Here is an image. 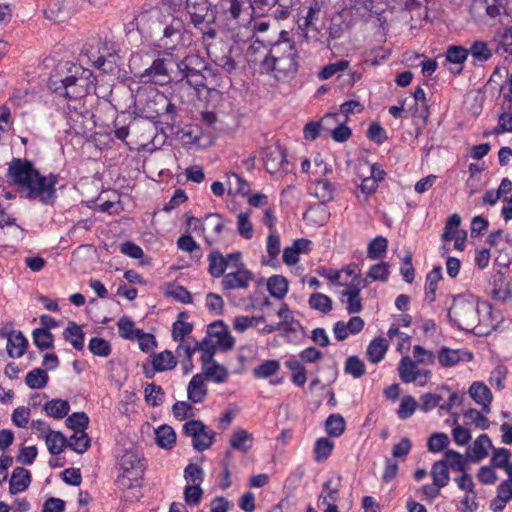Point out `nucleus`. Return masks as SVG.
<instances>
[{
  "label": "nucleus",
  "mask_w": 512,
  "mask_h": 512,
  "mask_svg": "<svg viewBox=\"0 0 512 512\" xmlns=\"http://www.w3.org/2000/svg\"><path fill=\"white\" fill-rule=\"evenodd\" d=\"M96 77L90 69L66 61L56 65L48 79V87L68 101L94 98Z\"/></svg>",
  "instance_id": "1"
},
{
  "label": "nucleus",
  "mask_w": 512,
  "mask_h": 512,
  "mask_svg": "<svg viewBox=\"0 0 512 512\" xmlns=\"http://www.w3.org/2000/svg\"><path fill=\"white\" fill-rule=\"evenodd\" d=\"M492 306L487 301L475 303L463 296L454 297L452 306L448 310L450 320L465 331H472L476 335H486L489 326Z\"/></svg>",
  "instance_id": "2"
},
{
  "label": "nucleus",
  "mask_w": 512,
  "mask_h": 512,
  "mask_svg": "<svg viewBox=\"0 0 512 512\" xmlns=\"http://www.w3.org/2000/svg\"><path fill=\"white\" fill-rule=\"evenodd\" d=\"M175 81H185L197 91L203 88L212 91L220 86L222 78L203 57L192 53L181 60L176 59Z\"/></svg>",
  "instance_id": "3"
},
{
  "label": "nucleus",
  "mask_w": 512,
  "mask_h": 512,
  "mask_svg": "<svg viewBox=\"0 0 512 512\" xmlns=\"http://www.w3.org/2000/svg\"><path fill=\"white\" fill-rule=\"evenodd\" d=\"M269 73L277 79L293 78L299 68V52L289 33L282 30L278 39L270 43Z\"/></svg>",
  "instance_id": "4"
},
{
  "label": "nucleus",
  "mask_w": 512,
  "mask_h": 512,
  "mask_svg": "<svg viewBox=\"0 0 512 512\" xmlns=\"http://www.w3.org/2000/svg\"><path fill=\"white\" fill-rule=\"evenodd\" d=\"M96 102L95 97L67 102L64 109L65 119L69 126L67 132L85 137L95 129L96 122L93 110Z\"/></svg>",
  "instance_id": "5"
},
{
  "label": "nucleus",
  "mask_w": 512,
  "mask_h": 512,
  "mask_svg": "<svg viewBox=\"0 0 512 512\" xmlns=\"http://www.w3.org/2000/svg\"><path fill=\"white\" fill-rule=\"evenodd\" d=\"M174 68H176L175 56L164 52L153 59L148 67L135 71V75L144 83L163 86L175 80Z\"/></svg>",
  "instance_id": "6"
},
{
  "label": "nucleus",
  "mask_w": 512,
  "mask_h": 512,
  "mask_svg": "<svg viewBox=\"0 0 512 512\" xmlns=\"http://www.w3.org/2000/svg\"><path fill=\"white\" fill-rule=\"evenodd\" d=\"M234 44L224 41L207 44V54L209 58L227 73H231L237 68L238 58L242 53V48L239 46L240 42H245V39L240 36V33L233 34Z\"/></svg>",
  "instance_id": "7"
},
{
  "label": "nucleus",
  "mask_w": 512,
  "mask_h": 512,
  "mask_svg": "<svg viewBox=\"0 0 512 512\" xmlns=\"http://www.w3.org/2000/svg\"><path fill=\"white\" fill-rule=\"evenodd\" d=\"M7 182L17 188L25 197L32 199V162L21 158H12L9 163Z\"/></svg>",
  "instance_id": "8"
},
{
  "label": "nucleus",
  "mask_w": 512,
  "mask_h": 512,
  "mask_svg": "<svg viewBox=\"0 0 512 512\" xmlns=\"http://www.w3.org/2000/svg\"><path fill=\"white\" fill-rule=\"evenodd\" d=\"M58 181V174L44 175L34 168V200L44 205H54L57 199L56 185Z\"/></svg>",
  "instance_id": "9"
},
{
  "label": "nucleus",
  "mask_w": 512,
  "mask_h": 512,
  "mask_svg": "<svg viewBox=\"0 0 512 512\" xmlns=\"http://www.w3.org/2000/svg\"><path fill=\"white\" fill-rule=\"evenodd\" d=\"M321 8L322 6L317 0H311L309 5H303L300 9L298 27L307 40L318 38L317 24L320 20Z\"/></svg>",
  "instance_id": "10"
},
{
  "label": "nucleus",
  "mask_w": 512,
  "mask_h": 512,
  "mask_svg": "<svg viewBox=\"0 0 512 512\" xmlns=\"http://www.w3.org/2000/svg\"><path fill=\"white\" fill-rule=\"evenodd\" d=\"M186 10L195 28H205L216 21V10L208 0H186Z\"/></svg>",
  "instance_id": "11"
},
{
  "label": "nucleus",
  "mask_w": 512,
  "mask_h": 512,
  "mask_svg": "<svg viewBox=\"0 0 512 512\" xmlns=\"http://www.w3.org/2000/svg\"><path fill=\"white\" fill-rule=\"evenodd\" d=\"M232 265L234 270L226 273L221 281L223 290L247 289L254 278L253 273L241 259Z\"/></svg>",
  "instance_id": "12"
},
{
  "label": "nucleus",
  "mask_w": 512,
  "mask_h": 512,
  "mask_svg": "<svg viewBox=\"0 0 512 512\" xmlns=\"http://www.w3.org/2000/svg\"><path fill=\"white\" fill-rule=\"evenodd\" d=\"M263 156L265 167L270 174H275L279 171L284 173L291 171V164L287 160L286 149L280 145L266 147L263 150Z\"/></svg>",
  "instance_id": "13"
},
{
  "label": "nucleus",
  "mask_w": 512,
  "mask_h": 512,
  "mask_svg": "<svg viewBox=\"0 0 512 512\" xmlns=\"http://www.w3.org/2000/svg\"><path fill=\"white\" fill-rule=\"evenodd\" d=\"M245 60L254 67L258 66L261 72L269 73L270 43L265 44L264 41L254 40L246 49Z\"/></svg>",
  "instance_id": "14"
},
{
  "label": "nucleus",
  "mask_w": 512,
  "mask_h": 512,
  "mask_svg": "<svg viewBox=\"0 0 512 512\" xmlns=\"http://www.w3.org/2000/svg\"><path fill=\"white\" fill-rule=\"evenodd\" d=\"M242 258V253L239 251L232 252L223 256L219 250H213L208 255V272L214 278L223 277L226 269H231L232 264L236 263Z\"/></svg>",
  "instance_id": "15"
},
{
  "label": "nucleus",
  "mask_w": 512,
  "mask_h": 512,
  "mask_svg": "<svg viewBox=\"0 0 512 512\" xmlns=\"http://www.w3.org/2000/svg\"><path fill=\"white\" fill-rule=\"evenodd\" d=\"M250 7V0H219L215 5V10L216 15L222 16L226 22L237 24L240 15Z\"/></svg>",
  "instance_id": "16"
},
{
  "label": "nucleus",
  "mask_w": 512,
  "mask_h": 512,
  "mask_svg": "<svg viewBox=\"0 0 512 512\" xmlns=\"http://www.w3.org/2000/svg\"><path fill=\"white\" fill-rule=\"evenodd\" d=\"M120 469L124 473H129L134 479H142L145 466L143 456L137 450H127L120 458Z\"/></svg>",
  "instance_id": "17"
},
{
  "label": "nucleus",
  "mask_w": 512,
  "mask_h": 512,
  "mask_svg": "<svg viewBox=\"0 0 512 512\" xmlns=\"http://www.w3.org/2000/svg\"><path fill=\"white\" fill-rule=\"evenodd\" d=\"M0 338L7 339V353L12 358L21 357L26 348L28 341L21 332L9 331L6 327L0 329Z\"/></svg>",
  "instance_id": "18"
},
{
  "label": "nucleus",
  "mask_w": 512,
  "mask_h": 512,
  "mask_svg": "<svg viewBox=\"0 0 512 512\" xmlns=\"http://www.w3.org/2000/svg\"><path fill=\"white\" fill-rule=\"evenodd\" d=\"M473 359L472 352L466 349H450L442 347L438 352V361L443 367H452L460 362H469Z\"/></svg>",
  "instance_id": "19"
},
{
  "label": "nucleus",
  "mask_w": 512,
  "mask_h": 512,
  "mask_svg": "<svg viewBox=\"0 0 512 512\" xmlns=\"http://www.w3.org/2000/svg\"><path fill=\"white\" fill-rule=\"evenodd\" d=\"M164 18L166 19V16ZM167 18L170 21L163 28V41L167 48H172L181 40L184 24L181 19L172 15H168Z\"/></svg>",
  "instance_id": "20"
},
{
  "label": "nucleus",
  "mask_w": 512,
  "mask_h": 512,
  "mask_svg": "<svg viewBox=\"0 0 512 512\" xmlns=\"http://www.w3.org/2000/svg\"><path fill=\"white\" fill-rule=\"evenodd\" d=\"M204 374L198 373L192 377L187 387V397L193 403H202L208 394V388L205 385Z\"/></svg>",
  "instance_id": "21"
},
{
  "label": "nucleus",
  "mask_w": 512,
  "mask_h": 512,
  "mask_svg": "<svg viewBox=\"0 0 512 512\" xmlns=\"http://www.w3.org/2000/svg\"><path fill=\"white\" fill-rule=\"evenodd\" d=\"M206 426L200 420H190L183 425V433L192 438V446L195 450L202 452L207 450V443H200L198 438Z\"/></svg>",
  "instance_id": "22"
},
{
  "label": "nucleus",
  "mask_w": 512,
  "mask_h": 512,
  "mask_svg": "<svg viewBox=\"0 0 512 512\" xmlns=\"http://www.w3.org/2000/svg\"><path fill=\"white\" fill-rule=\"evenodd\" d=\"M254 437L244 429H236L230 437V446L237 451L247 453L253 446Z\"/></svg>",
  "instance_id": "23"
},
{
  "label": "nucleus",
  "mask_w": 512,
  "mask_h": 512,
  "mask_svg": "<svg viewBox=\"0 0 512 512\" xmlns=\"http://www.w3.org/2000/svg\"><path fill=\"white\" fill-rule=\"evenodd\" d=\"M492 299L502 303L507 302L512 298L509 283L506 281L502 273H498L493 280V288L489 292Z\"/></svg>",
  "instance_id": "24"
},
{
  "label": "nucleus",
  "mask_w": 512,
  "mask_h": 512,
  "mask_svg": "<svg viewBox=\"0 0 512 512\" xmlns=\"http://www.w3.org/2000/svg\"><path fill=\"white\" fill-rule=\"evenodd\" d=\"M416 363L409 356H404L400 360L398 372L402 382L411 383L420 377L421 371L417 368Z\"/></svg>",
  "instance_id": "25"
},
{
  "label": "nucleus",
  "mask_w": 512,
  "mask_h": 512,
  "mask_svg": "<svg viewBox=\"0 0 512 512\" xmlns=\"http://www.w3.org/2000/svg\"><path fill=\"white\" fill-rule=\"evenodd\" d=\"M206 228L212 233L211 236H206L205 241L211 246L221 235L224 229V219L218 213H210L205 217Z\"/></svg>",
  "instance_id": "26"
},
{
  "label": "nucleus",
  "mask_w": 512,
  "mask_h": 512,
  "mask_svg": "<svg viewBox=\"0 0 512 512\" xmlns=\"http://www.w3.org/2000/svg\"><path fill=\"white\" fill-rule=\"evenodd\" d=\"M30 483V473L27 469L17 467L14 469L10 482L9 491L11 494H17L24 491Z\"/></svg>",
  "instance_id": "27"
},
{
  "label": "nucleus",
  "mask_w": 512,
  "mask_h": 512,
  "mask_svg": "<svg viewBox=\"0 0 512 512\" xmlns=\"http://www.w3.org/2000/svg\"><path fill=\"white\" fill-rule=\"evenodd\" d=\"M64 339L69 342L76 350L82 351L84 349L85 334L77 323L69 322L68 326L63 332Z\"/></svg>",
  "instance_id": "28"
},
{
  "label": "nucleus",
  "mask_w": 512,
  "mask_h": 512,
  "mask_svg": "<svg viewBox=\"0 0 512 512\" xmlns=\"http://www.w3.org/2000/svg\"><path fill=\"white\" fill-rule=\"evenodd\" d=\"M485 445L492 446V442L487 434H481L468 449L471 462L477 463L488 455Z\"/></svg>",
  "instance_id": "29"
},
{
  "label": "nucleus",
  "mask_w": 512,
  "mask_h": 512,
  "mask_svg": "<svg viewBox=\"0 0 512 512\" xmlns=\"http://www.w3.org/2000/svg\"><path fill=\"white\" fill-rule=\"evenodd\" d=\"M469 56L468 48L460 45H450L445 52V58L448 63L459 65L456 74H460L463 70V64Z\"/></svg>",
  "instance_id": "30"
},
{
  "label": "nucleus",
  "mask_w": 512,
  "mask_h": 512,
  "mask_svg": "<svg viewBox=\"0 0 512 512\" xmlns=\"http://www.w3.org/2000/svg\"><path fill=\"white\" fill-rule=\"evenodd\" d=\"M388 350V343L382 337L374 338L367 347V358L371 363L377 364L383 360Z\"/></svg>",
  "instance_id": "31"
},
{
  "label": "nucleus",
  "mask_w": 512,
  "mask_h": 512,
  "mask_svg": "<svg viewBox=\"0 0 512 512\" xmlns=\"http://www.w3.org/2000/svg\"><path fill=\"white\" fill-rule=\"evenodd\" d=\"M280 247H281V244H280L279 235L275 231L271 232L267 237V243H266V249H267L269 259H266L265 257H263L262 264L268 265L271 267H275L276 262H277V257L280 253Z\"/></svg>",
  "instance_id": "32"
},
{
  "label": "nucleus",
  "mask_w": 512,
  "mask_h": 512,
  "mask_svg": "<svg viewBox=\"0 0 512 512\" xmlns=\"http://www.w3.org/2000/svg\"><path fill=\"white\" fill-rule=\"evenodd\" d=\"M285 366L292 372L291 381L297 387H303L307 381V371L304 364L296 359L291 358L285 362Z\"/></svg>",
  "instance_id": "33"
},
{
  "label": "nucleus",
  "mask_w": 512,
  "mask_h": 512,
  "mask_svg": "<svg viewBox=\"0 0 512 512\" xmlns=\"http://www.w3.org/2000/svg\"><path fill=\"white\" fill-rule=\"evenodd\" d=\"M227 184L229 194H240L248 196L250 193L249 183L235 172L227 174Z\"/></svg>",
  "instance_id": "34"
},
{
  "label": "nucleus",
  "mask_w": 512,
  "mask_h": 512,
  "mask_svg": "<svg viewBox=\"0 0 512 512\" xmlns=\"http://www.w3.org/2000/svg\"><path fill=\"white\" fill-rule=\"evenodd\" d=\"M44 437L48 450L53 455L60 454L65 447H68V439L60 432L48 429V432Z\"/></svg>",
  "instance_id": "35"
},
{
  "label": "nucleus",
  "mask_w": 512,
  "mask_h": 512,
  "mask_svg": "<svg viewBox=\"0 0 512 512\" xmlns=\"http://www.w3.org/2000/svg\"><path fill=\"white\" fill-rule=\"evenodd\" d=\"M431 475L435 486L438 488L445 487L450 480L447 461L440 460L435 462L431 469Z\"/></svg>",
  "instance_id": "36"
},
{
  "label": "nucleus",
  "mask_w": 512,
  "mask_h": 512,
  "mask_svg": "<svg viewBox=\"0 0 512 512\" xmlns=\"http://www.w3.org/2000/svg\"><path fill=\"white\" fill-rule=\"evenodd\" d=\"M155 440L158 446L171 449L176 442V433L169 425H162L155 430Z\"/></svg>",
  "instance_id": "37"
},
{
  "label": "nucleus",
  "mask_w": 512,
  "mask_h": 512,
  "mask_svg": "<svg viewBox=\"0 0 512 512\" xmlns=\"http://www.w3.org/2000/svg\"><path fill=\"white\" fill-rule=\"evenodd\" d=\"M177 365V360L173 353L169 350H164L159 354H154L152 366L156 370L164 372L173 370Z\"/></svg>",
  "instance_id": "38"
},
{
  "label": "nucleus",
  "mask_w": 512,
  "mask_h": 512,
  "mask_svg": "<svg viewBox=\"0 0 512 512\" xmlns=\"http://www.w3.org/2000/svg\"><path fill=\"white\" fill-rule=\"evenodd\" d=\"M267 289L271 296L282 299L288 292V281L282 275H273L267 281Z\"/></svg>",
  "instance_id": "39"
},
{
  "label": "nucleus",
  "mask_w": 512,
  "mask_h": 512,
  "mask_svg": "<svg viewBox=\"0 0 512 512\" xmlns=\"http://www.w3.org/2000/svg\"><path fill=\"white\" fill-rule=\"evenodd\" d=\"M177 247L184 252L190 253L197 261L203 256L200 245L189 234L182 235L177 239Z\"/></svg>",
  "instance_id": "40"
},
{
  "label": "nucleus",
  "mask_w": 512,
  "mask_h": 512,
  "mask_svg": "<svg viewBox=\"0 0 512 512\" xmlns=\"http://www.w3.org/2000/svg\"><path fill=\"white\" fill-rule=\"evenodd\" d=\"M337 114H327L320 122L311 121L307 123L303 129V134L306 140L313 141L320 136L321 128H324L325 124L330 120H336Z\"/></svg>",
  "instance_id": "41"
},
{
  "label": "nucleus",
  "mask_w": 512,
  "mask_h": 512,
  "mask_svg": "<svg viewBox=\"0 0 512 512\" xmlns=\"http://www.w3.org/2000/svg\"><path fill=\"white\" fill-rule=\"evenodd\" d=\"M346 427L345 419L340 414H331L325 421V431L331 437H340Z\"/></svg>",
  "instance_id": "42"
},
{
  "label": "nucleus",
  "mask_w": 512,
  "mask_h": 512,
  "mask_svg": "<svg viewBox=\"0 0 512 512\" xmlns=\"http://www.w3.org/2000/svg\"><path fill=\"white\" fill-rule=\"evenodd\" d=\"M43 409L45 410L48 416L60 419L68 414L70 410V405L66 400L53 399L51 401H48L44 405Z\"/></svg>",
  "instance_id": "43"
},
{
  "label": "nucleus",
  "mask_w": 512,
  "mask_h": 512,
  "mask_svg": "<svg viewBox=\"0 0 512 512\" xmlns=\"http://www.w3.org/2000/svg\"><path fill=\"white\" fill-rule=\"evenodd\" d=\"M470 397L477 403L492 402L491 390L483 382H474L469 388Z\"/></svg>",
  "instance_id": "44"
},
{
  "label": "nucleus",
  "mask_w": 512,
  "mask_h": 512,
  "mask_svg": "<svg viewBox=\"0 0 512 512\" xmlns=\"http://www.w3.org/2000/svg\"><path fill=\"white\" fill-rule=\"evenodd\" d=\"M334 449V442L328 438L322 437L316 440L314 445V460L316 462L325 461Z\"/></svg>",
  "instance_id": "45"
},
{
  "label": "nucleus",
  "mask_w": 512,
  "mask_h": 512,
  "mask_svg": "<svg viewBox=\"0 0 512 512\" xmlns=\"http://www.w3.org/2000/svg\"><path fill=\"white\" fill-rule=\"evenodd\" d=\"M468 51L476 62L481 63L488 61L493 55L488 44L484 41H474Z\"/></svg>",
  "instance_id": "46"
},
{
  "label": "nucleus",
  "mask_w": 512,
  "mask_h": 512,
  "mask_svg": "<svg viewBox=\"0 0 512 512\" xmlns=\"http://www.w3.org/2000/svg\"><path fill=\"white\" fill-rule=\"evenodd\" d=\"M388 241L383 236L375 237L368 245L367 256L372 260L380 259L387 251Z\"/></svg>",
  "instance_id": "47"
},
{
  "label": "nucleus",
  "mask_w": 512,
  "mask_h": 512,
  "mask_svg": "<svg viewBox=\"0 0 512 512\" xmlns=\"http://www.w3.org/2000/svg\"><path fill=\"white\" fill-rule=\"evenodd\" d=\"M201 374H204L205 379H212L216 383H223L228 377L227 369L217 362L212 363L207 367H202Z\"/></svg>",
  "instance_id": "48"
},
{
  "label": "nucleus",
  "mask_w": 512,
  "mask_h": 512,
  "mask_svg": "<svg viewBox=\"0 0 512 512\" xmlns=\"http://www.w3.org/2000/svg\"><path fill=\"white\" fill-rule=\"evenodd\" d=\"M144 393L145 401L151 406H159L164 401V390L160 385L149 383L146 385Z\"/></svg>",
  "instance_id": "49"
},
{
  "label": "nucleus",
  "mask_w": 512,
  "mask_h": 512,
  "mask_svg": "<svg viewBox=\"0 0 512 512\" xmlns=\"http://www.w3.org/2000/svg\"><path fill=\"white\" fill-rule=\"evenodd\" d=\"M90 446V439L85 431H77L68 439V447L82 454Z\"/></svg>",
  "instance_id": "50"
},
{
  "label": "nucleus",
  "mask_w": 512,
  "mask_h": 512,
  "mask_svg": "<svg viewBox=\"0 0 512 512\" xmlns=\"http://www.w3.org/2000/svg\"><path fill=\"white\" fill-rule=\"evenodd\" d=\"M472 8L475 10H484L491 18H496L501 14L499 0H473Z\"/></svg>",
  "instance_id": "51"
},
{
  "label": "nucleus",
  "mask_w": 512,
  "mask_h": 512,
  "mask_svg": "<svg viewBox=\"0 0 512 512\" xmlns=\"http://www.w3.org/2000/svg\"><path fill=\"white\" fill-rule=\"evenodd\" d=\"M88 349L94 356L98 357H108L112 352L110 343L100 337L91 338L88 344Z\"/></svg>",
  "instance_id": "52"
},
{
  "label": "nucleus",
  "mask_w": 512,
  "mask_h": 512,
  "mask_svg": "<svg viewBox=\"0 0 512 512\" xmlns=\"http://www.w3.org/2000/svg\"><path fill=\"white\" fill-rule=\"evenodd\" d=\"M309 306L322 313H329L332 310V300L325 294L313 293L309 298Z\"/></svg>",
  "instance_id": "53"
},
{
  "label": "nucleus",
  "mask_w": 512,
  "mask_h": 512,
  "mask_svg": "<svg viewBox=\"0 0 512 512\" xmlns=\"http://www.w3.org/2000/svg\"><path fill=\"white\" fill-rule=\"evenodd\" d=\"M333 191L332 184L327 179H322L315 183L313 194L319 201L326 203L333 199Z\"/></svg>",
  "instance_id": "54"
},
{
  "label": "nucleus",
  "mask_w": 512,
  "mask_h": 512,
  "mask_svg": "<svg viewBox=\"0 0 512 512\" xmlns=\"http://www.w3.org/2000/svg\"><path fill=\"white\" fill-rule=\"evenodd\" d=\"M344 371L354 378H361L365 373V365L358 356H350L345 361Z\"/></svg>",
  "instance_id": "55"
},
{
  "label": "nucleus",
  "mask_w": 512,
  "mask_h": 512,
  "mask_svg": "<svg viewBox=\"0 0 512 512\" xmlns=\"http://www.w3.org/2000/svg\"><path fill=\"white\" fill-rule=\"evenodd\" d=\"M463 416L465 419L469 420V422L466 423L467 425L474 424L481 430H486L490 426L489 419L477 409L470 408L463 413Z\"/></svg>",
  "instance_id": "56"
},
{
  "label": "nucleus",
  "mask_w": 512,
  "mask_h": 512,
  "mask_svg": "<svg viewBox=\"0 0 512 512\" xmlns=\"http://www.w3.org/2000/svg\"><path fill=\"white\" fill-rule=\"evenodd\" d=\"M89 424V418L85 412H75L68 416L66 425L68 428L77 431H85Z\"/></svg>",
  "instance_id": "57"
},
{
  "label": "nucleus",
  "mask_w": 512,
  "mask_h": 512,
  "mask_svg": "<svg viewBox=\"0 0 512 512\" xmlns=\"http://www.w3.org/2000/svg\"><path fill=\"white\" fill-rule=\"evenodd\" d=\"M119 335L128 340H135L137 332H141V329L134 327V322L127 316H123L117 323Z\"/></svg>",
  "instance_id": "58"
},
{
  "label": "nucleus",
  "mask_w": 512,
  "mask_h": 512,
  "mask_svg": "<svg viewBox=\"0 0 512 512\" xmlns=\"http://www.w3.org/2000/svg\"><path fill=\"white\" fill-rule=\"evenodd\" d=\"M445 461H447L448 468L450 467L452 470L457 472H464L467 467V461L463 458V456L454 450H447L444 453Z\"/></svg>",
  "instance_id": "59"
},
{
  "label": "nucleus",
  "mask_w": 512,
  "mask_h": 512,
  "mask_svg": "<svg viewBox=\"0 0 512 512\" xmlns=\"http://www.w3.org/2000/svg\"><path fill=\"white\" fill-rule=\"evenodd\" d=\"M279 369V361L266 360L254 369V375L257 378H268L276 374Z\"/></svg>",
  "instance_id": "60"
},
{
  "label": "nucleus",
  "mask_w": 512,
  "mask_h": 512,
  "mask_svg": "<svg viewBox=\"0 0 512 512\" xmlns=\"http://www.w3.org/2000/svg\"><path fill=\"white\" fill-rule=\"evenodd\" d=\"M54 336L46 329H34V345L40 349L53 348Z\"/></svg>",
  "instance_id": "61"
},
{
  "label": "nucleus",
  "mask_w": 512,
  "mask_h": 512,
  "mask_svg": "<svg viewBox=\"0 0 512 512\" xmlns=\"http://www.w3.org/2000/svg\"><path fill=\"white\" fill-rule=\"evenodd\" d=\"M461 224V218L458 214H452L446 221L444 231L442 234L443 241H451L456 234H459V226Z\"/></svg>",
  "instance_id": "62"
},
{
  "label": "nucleus",
  "mask_w": 512,
  "mask_h": 512,
  "mask_svg": "<svg viewBox=\"0 0 512 512\" xmlns=\"http://www.w3.org/2000/svg\"><path fill=\"white\" fill-rule=\"evenodd\" d=\"M448 445L449 437L445 433H433L427 441V448L433 453L443 451Z\"/></svg>",
  "instance_id": "63"
},
{
  "label": "nucleus",
  "mask_w": 512,
  "mask_h": 512,
  "mask_svg": "<svg viewBox=\"0 0 512 512\" xmlns=\"http://www.w3.org/2000/svg\"><path fill=\"white\" fill-rule=\"evenodd\" d=\"M184 478L191 485H201L204 480V470L197 464H189L184 469Z\"/></svg>",
  "instance_id": "64"
}]
</instances>
